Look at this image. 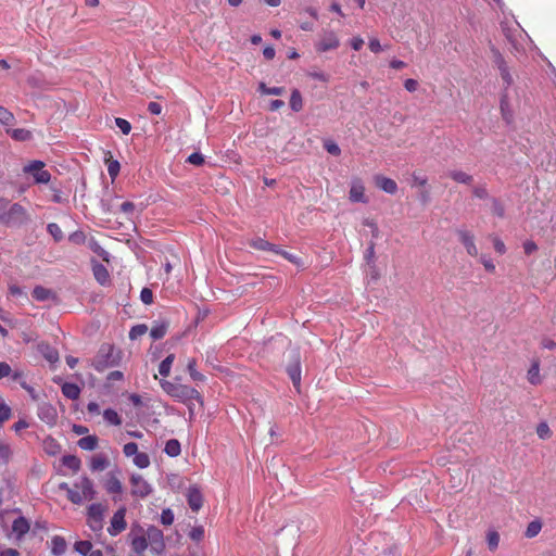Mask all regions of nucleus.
<instances>
[{"instance_id":"32","label":"nucleus","mask_w":556,"mask_h":556,"mask_svg":"<svg viewBox=\"0 0 556 556\" xmlns=\"http://www.w3.org/2000/svg\"><path fill=\"white\" fill-rule=\"evenodd\" d=\"M187 370L193 381H197V382L205 381V376L197 370V362L194 358H191L188 361Z\"/></svg>"},{"instance_id":"21","label":"nucleus","mask_w":556,"mask_h":556,"mask_svg":"<svg viewBox=\"0 0 556 556\" xmlns=\"http://www.w3.org/2000/svg\"><path fill=\"white\" fill-rule=\"evenodd\" d=\"M250 245L256 250H261V251H270V252H274V253H279L280 252V249L278 245L276 244H273L266 240H264L263 238H255L251 241Z\"/></svg>"},{"instance_id":"42","label":"nucleus","mask_w":556,"mask_h":556,"mask_svg":"<svg viewBox=\"0 0 556 556\" xmlns=\"http://www.w3.org/2000/svg\"><path fill=\"white\" fill-rule=\"evenodd\" d=\"M528 380L531 384H538L540 382V367L538 363H533L528 370Z\"/></svg>"},{"instance_id":"14","label":"nucleus","mask_w":556,"mask_h":556,"mask_svg":"<svg viewBox=\"0 0 556 556\" xmlns=\"http://www.w3.org/2000/svg\"><path fill=\"white\" fill-rule=\"evenodd\" d=\"M350 200L355 203H367L365 187L359 179H354L350 189Z\"/></svg>"},{"instance_id":"19","label":"nucleus","mask_w":556,"mask_h":556,"mask_svg":"<svg viewBox=\"0 0 556 556\" xmlns=\"http://www.w3.org/2000/svg\"><path fill=\"white\" fill-rule=\"evenodd\" d=\"M375 182L378 188H380L382 191L389 194H394L397 191V185L396 182L388 177L377 175L375 177Z\"/></svg>"},{"instance_id":"30","label":"nucleus","mask_w":556,"mask_h":556,"mask_svg":"<svg viewBox=\"0 0 556 556\" xmlns=\"http://www.w3.org/2000/svg\"><path fill=\"white\" fill-rule=\"evenodd\" d=\"M448 176L458 184L470 185L473 180L472 176L463 170H451Z\"/></svg>"},{"instance_id":"56","label":"nucleus","mask_w":556,"mask_h":556,"mask_svg":"<svg viewBox=\"0 0 556 556\" xmlns=\"http://www.w3.org/2000/svg\"><path fill=\"white\" fill-rule=\"evenodd\" d=\"M365 260L368 265L374 264V262H375V242L374 241H370L366 249Z\"/></svg>"},{"instance_id":"24","label":"nucleus","mask_w":556,"mask_h":556,"mask_svg":"<svg viewBox=\"0 0 556 556\" xmlns=\"http://www.w3.org/2000/svg\"><path fill=\"white\" fill-rule=\"evenodd\" d=\"M7 134H9L13 140L20 142L29 141L33 138L31 131L25 128H8Z\"/></svg>"},{"instance_id":"12","label":"nucleus","mask_w":556,"mask_h":556,"mask_svg":"<svg viewBox=\"0 0 556 556\" xmlns=\"http://www.w3.org/2000/svg\"><path fill=\"white\" fill-rule=\"evenodd\" d=\"M457 235L459 237L460 242L466 249V252L470 256H477L478 255V249L475 243V237L471 232L465 229L457 230Z\"/></svg>"},{"instance_id":"31","label":"nucleus","mask_w":556,"mask_h":556,"mask_svg":"<svg viewBox=\"0 0 556 556\" xmlns=\"http://www.w3.org/2000/svg\"><path fill=\"white\" fill-rule=\"evenodd\" d=\"M105 507L101 503H93L87 509V518L103 519Z\"/></svg>"},{"instance_id":"52","label":"nucleus","mask_w":556,"mask_h":556,"mask_svg":"<svg viewBox=\"0 0 556 556\" xmlns=\"http://www.w3.org/2000/svg\"><path fill=\"white\" fill-rule=\"evenodd\" d=\"M123 453L126 457H134L138 454V445L135 442L126 443L123 447Z\"/></svg>"},{"instance_id":"41","label":"nucleus","mask_w":556,"mask_h":556,"mask_svg":"<svg viewBox=\"0 0 556 556\" xmlns=\"http://www.w3.org/2000/svg\"><path fill=\"white\" fill-rule=\"evenodd\" d=\"M541 529H542L541 521L540 520H533V521H531L528 525V527L526 529V532H525V535L527 538H529V539H532V538L536 536L540 533Z\"/></svg>"},{"instance_id":"62","label":"nucleus","mask_w":556,"mask_h":556,"mask_svg":"<svg viewBox=\"0 0 556 556\" xmlns=\"http://www.w3.org/2000/svg\"><path fill=\"white\" fill-rule=\"evenodd\" d=\"M278 254H280V255H281V256H283L286 260H288L289 262H291V263H293V264H295V265H298V266H301V265H302V262H301L300 257H298V256H296V255H294V254H291V253H289V252H287V251H282V250H280V252H279Z\"/></svg>"},{"instance_id":"22","label":"nucleus","mask_w":556,"mask_h":556,"mask_svg":"<svg viewBox=\"0 0 556 556\" xmlns=\"http://www.w3.org/2000/svg\"><path fill=\"white\" fill-rule=\"evenodd\" d=\"M168 329V323L161 320V321H154L151 329H150V336L153 340H160L162 339Z\"/></svg>"},{"instance_id":"51","label":"nucleus","mask_w":556,"mask_h":556,"mask_svg":"<svg viewBox=\"0 0 556 556\" xmlns=\"http://www.w3.org/2000/svg\"><path fill=\"white\" fill-rule=\"evenodd\" d=\"M324 148L331 155L338 156L341 153L340 147L334 141L331 140L325 141Z\"/></svg>"},{"instance_id":"35","label":"nucleus","mask_w":556,"mask_h":556,"mask_svg":"<svg viewBox=\"0 0 556 556\" xmlns=\"http://www.w3.org/2000/svg\"><path fill=\"white\" fill-rule=\"evenodd\" d=\"M175 355L169 354L167 355L159 365V374L162 377H167L170 374L172 365L174 363Z\"/></svg>"},{"instance_id":"20","label":"nucleus","mask_w":556,"mask_h":556,"mask_svg":"<svg viewBox=\"0 0 556 556\" xmlns=\"http://www.w3.org/2000/svg\"><path fill=\"white\" fill-rule=\"evenodd\" d=\"M287 372L294 386V388L299 391L301 386V365L298 359L291 365L288 366Z\"/></svg>"},{"instance_id":"48","label":"nucleus","mask_w":556,"mask_h":556,"mask_svg":"<svg viewBox=\"0 0 556 556\" xmlns=\"http://www.w3.org/2000/svg\"><path fill=\"white\" fill-rule=\"evenodd\" d=\"M17 383L21 386L22 389H24L29 394V396L33 400H37L38 394H37L36 390L30 384L27 383V381L25 379V375L22 376V379L18 380Z\"/></svg>"},{"instance_id":"15","label":"nucleus","mask_w":556,"mask_h":556,"mask_svg":"<svg viewBox=\"0 0 556 556\" xmlns=\"http://www.w3.org/2000/svg\"><path fill=\"white\" fill-rule=\"evenodd\" d=\"M38 417L43 422L53 425L56 420V410L51 404L42 403L38 407Z\"/></svg>"},{"instance_id":"46","label":"nucleus","mask_w":556,"mask_h":556,"mask_svg":"<svg viewBox=\"0 0 556 556\" xmlns=\"http://www.w3.org/2000/svg\"><path fill=\"white\" fill-rule=\"evenodd\" d=\"M148 331V327L143 324L134 326L129 331V338L136 340Z\"/></svg>"},{"instance_id":"27","label":"nucleus","mask_w":556,"mask_h":556,"mask_svg":"<svg viewBox=\"0 0 556 556\" xmlns=\"http://www.w3.org/2000/svg\"><path fill=\"white\" fill-rule=\"evenodd\" d=\"M109 466V460L103 454L94 455L90 462V469L92 471H102Z\"/></svg>"},{"instance_id":"37","label":"nucleus","mask_w":556,"mask_h":556,"mask_svg":"<svg viewBox=\"0 0 556 556\" xmlns=\"http://www.w3.org/2000/svg\"><path fill=\"white\" fill-rule=\"evenodd\" d=\"M290 108L293 112H300L303 108V99L298 89L292 90L290 97Z\"/></svg>"},{"instance_id":"2","label":"nucleus","mask_w":556,"mask_h":556,"mask_svg":"<svg viewBox=\"0 0 556 556\" xmlns=\"http://www.w3.org/2000/svg\"><path fill=\"white\" fill-rule=\"evenodd\" d=\"M122 361V352L114 345L104 343L100 346L92 361L93 368L101 372L108 368L118 366Z\"/></svg>"},{"instance_id":"63","label":"nucleus","mask_w":556,"mask_h":556,"mask_svg":"<svg viewBox=\"0 0 556 556\" xmlns=\"http://www.w3.org/2000/svg\"><path fill=\"white\" fill-rule=\"evenodd\" d=\"M480 262L484 266L485 270H488L490 273H493L495 270V265H494L493 261L490 257H488L486 255H481Z\"/></svg>"},{"instance_id":"17","label":"nucleus","mask_w":556,"mask_h":556,"mask_svg":"<svg viewBox=\"0 0 556 556\" xmlns=\"http://www.w3.org/2000/svg\"><path fill=\"white\" fill-rule=\"evenodd\" d=\"M187 501H188L189 507L193 511H198L203 505L202 493L200 492V490L198 488L191 486V488H189L188 493H187Z\"/></svg>"},{"instance_id":"61","label":"nucleus","mask_w":556,"mask_h":556,"mask_svg":"<svg viewBox=\"0 0 556 556\" xmlns=\"http://www.w3.org/2000/svg\"><path fill=\"white\" fill-rule=\"evenodd\" d=\"M140 299L144 304H151L153 302V293L149 288H143L140 292Z\"/></svg>"},{"instance_id":"6","label":"nucleus","mask_w":556,"mask_h":556,"mask_svg":"<svg viewBox=\"0 0 556 556\" xmlns=\"http://www.w3.org/2000/svg\"><path fill=\"white\" fill-rule=\"evenodd\" d=\"M23 173L33 176L35 184H48L51 180V174L45 169V163L35 160L24 165Z\"/></svg>"},{"instance_id":"40","label":"nucleus","mask_w":556,"mask_h":556,"mask_svg":"<svg viewBox=\"0 0 556 556\" xmlns=\"http://www.w3.org/2000/svg\"><path fill=\"white\" fill-rule=\"evenodd\" d=\"M258 91L262 94L281 96L285 92V88H282V87H267L265 83H260L258 84Z\"/></svg>"},{"instance_id":"16","label":"nucleus","mask_w":556,"mask_h":556,"mask_svg":"<svg viewBox=\"0 0 556 556\" xmlns=\"http://www.w3.org/2000/svg\"><path fill=\"white\" fill-rule=\"evenodd\" d=\"M24 375V371L15 368L13 369L11 365L7 362H0V380L4 378H9L12 381L17 382L22 379V376Z\"/></svg>"},{"instance_id":"36","label":"nucleus","mask_w":556,"mask_h":556,"mask_svg":"<svg viewBox=\"0 0 556 556\" xmlns=\"http://www.w3.org/2000/svg\"><path fill=\"white\" fill-rule=\"evenodd\" d=\"M103 419L112 425V426H119L122 424V418L118 415V413L113 408H106L103 412Z\"/></svg>"},{"instance_id":"49","label":"nucleus","mask_w":556,"mask_h":556,"mask_svg":"<svg viewBox=\"0 0 556 556\" xmlns=\"http://www.w3.org/2000/svg\"><path fill=\"white\" fill-rule=\"evenodd\" d=\"M115 125L119 128L123 135H128L131 131V125L125 118L116 117Z\"/></svg>"},{"instance_id":"11","label":"nucleus","mask_w":556,"mask_h":556,"mask_svg":"<svg viewBox=\"0 0 556 556\" xmlns=\"http://www.w3.org/2000/svg\"><path fill=\"white\" fill-rule=\"evenodd\" d=\"M30 530V522L24 516H18L12 522V533L15 540L21 541Z\"/></svg>"},{"instance_id":"23","label":"nucleus","mask_w":556,"mask_h":556,"mask_svg":"<svg viewBox=\"0 0 556 556\" xmlns=\"http://www.w3.org/2000/svg\"><path fill=\"white\" fill-rule=\"evenodd\" d=\"M92 271L96 280L100 285L104 286L109 282L110 275L104 265H102L101 263H96L92 267Z\"/></svg>"},{"instance_id":"64","label":"nucleus","mask_w":556,"mask_h":556,"mask_svg":"<svg viewBox=\"0 0 556 556\" xmlns=\"http://www.w3.org/2000/svg\"><path fill=\"white\" fill-rule=\"evenodd\" d=\"M492 241H493L494 250L497 253L504 254L506 252V247H505L504 242L498 237H493Z\"/></svg>"},{"instance_id":"54","label":"nucleus","mask_w":556,"mask_h":556,"mask_svg":"<svg viewBox=\"0 0 556 556\" xmlns=\"http://www.w3.org/2000/svg\"><path fill=\"white\" fill-rule=\"evenodd\" d=\"M119 168H121V165H119L118 161L114 160L109 163L108 173L112 179H115L117 177V175L119 173Z\"/></svg>"},{"instance_id":"59","label":"nucleus","mask_w":556,"mask_h":556,"mask_svg":"<svg viewBox=\"0 0 556 556\" xmlns=\"http://www.w3.org/2000/svg\"><path fill=\"white\" fill-rule=\"evenodd\" d=\"M363 224H364V226L370 228L371 236H372L374 239H377L379 237V228H378L377 224L372 219L366 218L363 222Z\"/></svg>"},{"instance_id":"13","label":"nucleus","mask_w":556,"mask_h":556,"mask_svg":"<svg viewBox=\"0 0 556 556\" xmlns=\"http://www.w3.org/2000/svg\"><path fill=\"white\" fill-rule=\"evenodd\" d=\"M104 488L108 493L113 495V501L117 502L121 500L123 493V485L119 479L115 475H110L104 483Z\"/></svg>"},{"instance_id":"10","label":"nucleus","mask_w":556,"mask_h":556,"mask_svg":"<svg viewBox=\"0 0 556 556\" xmlns=\"http://www.w3.org/2000/svg\"><path fill=\"white\" fill-rule=\"evenodd\" d=\"M127 509L125 506H121L113 515L110 521V526L108 528V532L111 536H116L121 532H123L126 527L127 522L125 520Z\"/></svg>"},{"instance_id":"38","label":"nucleus","mask_w":556,"mask_h":556,"mask_svg":"<svg viewBox=\"0 0 556 556\" xmlns=\"http://www.w3.org/2000/svg\"><path fill=\"white\" fill-rule=\"evenodd\" d=\"M132 463L138 468L144 469V468H148L150 466V457H149V455L147 453L138 452V454H136L132 457Z\"/></svg>"},{"instance_id":"8","label":"nucleus","mask_w":556,"mask_h":556,"mask_svg":"<svg viewBox=\"0 0 556 556\" xmlns=\"http://www.w3.org/2000/svg\"><path fill=\"white\" fill-rule=\"evenodd\" d=\"M340 46V39L331 29H324L320 39L316 42L315 48L318 52H327L336 50Z\"/></svg>"},{"instance_id":"3","label":"nucleus","mask_w":556,"mask_h":556,"mask_svg":"<svg viewBox=\"0 0 556 556\" xmlns=\"http://www.w3.org/2000/svg\"><path fill=\"white\" fill-rule=\"evenodd\" d=\"M497 65H498V70L501 73V77L506 85L505 90L501 97V113H502L504 121L507 124H510L514 121V111H513V106L509 101L508 87H510L513 85V77L508 71V67H507L505 61L501 56L497 60Z\"/></svg>"},{"instance_id":"28","label":"nucleus","mask_w":556,"mask_h":556,"mask_svg":"<svg viewBox=\"0 0 556 556\" xmlns=\"http://www.w3.org/2000/svg\"><path fill=\"white\" fill-rule=\"evenodd\" d=\"M77 445L84 451H93L98 446V438L96 435L83 437L78 440Z\"/></svg>"},{"instance_id":"29","label":"nucleus","mask_w":556,"mask_h":556,"mask_svg":"<svg viewBox=\"0 0 556 556\" xmlns=\"http://www.w3.org/2000/svg\"><path fill=\"white\" fill-rule=\"evenodd\" d=\"M164 453L169 457H177L181 453L180 443L176 439H170L165 443Z\"/></svg>"},{"instance_id":"4","label":"nucleus","mask_w":556,"mask_h":556,"mask_svg":"<svg viewBox=\"0 0 556 556\" xmlns=\"http://www.w3.org/2000/svg\"><path fill=\"white\" fill-rule=\"evenodd\" d=\"M75 491H70V501L80 505L84 501H91L96 497V490L91 479L86 476L74 482Z\"/></svg>"},{"instance_id":"18","label":"nucleus","mask_w":556,"mask_h":556,"mask_svg":"<svg viewBox=\"0 0 556 556\" xmlns=\"http://www.w3.org/2000/svg\"><path fill=\"white\" fill-rule=\"evenodd\" d=\"M130 545L131 549L135 554H142L149 546L148 540L143 534H134V530H131L130 534Z\"/></svg>"},{"instance_id":"53","label":"nucleus","mask_w":556,"mask_h":556,"mask_svg":"<svg viewBox=\"0 0 556 556\" xmlns=\"http://www.w3.org/2000/svg\"><path fill=\"white\" fill-rule=\"evenodd\" d=\"M161 522L165 526H170L174 522V513L169 508H165L161 514Z\"/></svg>"},{"instance_id":"9","label":"nucleus","mask_w":556,"mask_h":556,"mask_svg":"<svg viewBox=\"0 0 556 556\" xmlns=\"http://www.w3.org/2000/svg\"><path fill=\"white\" fill-rule=\"evenodd\" d=\"M130 484L131 494L136 497L144 498L152 492L151 484L139 473L131 475Z\"/></svg>"},{"instance_id":"39","label":"nucleus","mask_w":556,"mask_h":556,"mask_svg":"<svg viewBox=\"0 0 556 556\" xmlns=\"http://www.w3.org/2000/svg\"><path fill=\"white\" fill-rule=\"evenodd\" d=\"M14 122V114L4 106L0 105V124L3 126H11Z\"/></svg>"},{"instance_id":"26","label":"nucleus","mask_w":556,"mask_h":556,"mask_svg":"<svg viewBox=\"0 0 556 556\" xmlns=\"http://www.w3.org/2000/svg\"><path fill=\"white\" fill-rule=\"evenodd\" d=\"M62 393L70 400H77L80 395V388L76 383L65 382L62 386Z\"/></svg>"},{"instance_id":"57","label":"nucleus","mask_w":556,"mask_h":556,"mask_svg":"<svg viewBox=\"0 0 556 556\" xmlns=\"http://www.w3.org/2000/svg\"><path fill=\"white\" fill-rule=\"evenodd\" d=\"M189 536L193 541H201L204 536V529L203 527H194L190 530Z\"/></svg>"},{"instance_id":"1","label":"nucleus","mask_w":556,"mask_h":556,"mask_svg":"<svg viewBox=\"0 0 556 556\" xmlns=\"http://www.w3.org/2000/svg\"><path fill=\"white\" fill-rule=\"evenodd\" d=\"M29 220L26 208L20 203H11L9 200L0 199V224L5 226H21Z\"/></svg>"},{"instance_id":"44","label":"nucleus","mask_w":556,"mask_h":556,"mask_svg":"<svg viewBox=\"0 0 556 556\" xmlns=\"http://www.w3.org/2000/svg\"><path fill=\"white\" fill-rule=\"evenodd\" d=\"M47 231L50 236L53 237V239L59 242L63 239V231L60 228V226L55 223H50L47 225Z\"/></svg>"},{"instance_id":"34","label":"nucleus","mask_w":556,"mask_h":556,"mask_svg":"<svg viewBox=\"0 0 556 556\" xmlns=\"http://www.w3.org/2000/svg\"><path fill=\"white\" fill-rule=\"evenodd\" d=\"M53 296V293L50 289H47L41 286H37L33 290V298L37 301H48Z\"/></svg>"},{"instance_id":"47","label":"nucleus","mask_w":556,"mask_h":556,"mask_svg":"<svg viewBox=\"0 0 556 556\" xmlns=\"http://www.w3.org/2000/svg\"><path fill=\"white\" fill-rule=\"evenodd\" d=\"M488 546L491 551H494L497 548L500 543V535L496 531H490L486 535Z\"/></svg>"},{"instance_id":"7","label":"nucleus","mask_w":556,"mask_h":556,"mask_svg":"<svg viewBox=\"0 0 556 556\" xmlns=\"http://www.w3.org/2000/svg\"><path fill=\"white\" fill-rule=\"evenodd\" d=\"M150 545V551L155 555H161L165 549L164 534L155 526H150L147 529L146 535Z\"/></svg>"},{"instance_id":"60","label":"nucleus","mask_w":556,"mask_h":556,"mask_svg":"<svg viewBox=\"0 0 556 556\" xmlns=\"http://www.w3.org/2000/svg\"><path fill=\"white\" fill-rule=\"evenodd\" d=\"M492 212H493L494 215H496L498 217H503L504 216V213H505L504 206L496 199L492 200Z\"/></svg>"},{"instance_id":"43","label":"nucleus","mask_w":556,"mask_h":556,"mask_svg":"<svg viewBox=\"0 0 556 556\" xmlns=\"http://www.w3.org/2000/svg\"><path fill=\"white\" fill-rule=\"evenodd\" d=\"M12 416L11 407L5 403V401L0 397V426L9 420Z\"/></svg>"},{"instance_id":"58","label":"nucleus","mask_w":556,"mask_h":556,"mask_svg":"<svg viewBox=\"0 0 556 556\" xmlns=\"http://www.w3.org/2000/svg\"><path fill=\"white\" fill-rule=\"evenodd\" d=\"M187 162L200 166L204 163V156L199 152H193L188 156Z\"/></svg>"},{"instance_id":"50","label":"nucleus","mask_w":556,"mask_h":556,"mask_svg":"<svg viewBox=\"0 0 556 556\" xmlns=\"http://www.w3.org/2000/svg\"><path fill=\"white\" fill-rule=\"evenodd\" d=\"M12 455L11 446L3 441H0V459H2L4 463L9 462L10 457Z\"/></svg>"},{"instance_id":"33","label":"nucleus","mask_w":556,"mask_h":556,"mask_svg":"<svg viewBox=\"0 0 556 556\" xmlns=\"http://www.w3.org/2000/svg\"><path fill=\"white\" fill-rule=\"evenodd\" d=\"M62 464H63V466L73 470L74 472H77L81 466L80 459L75 455H64L62 457Z\"/></svg>"},{"instance_id":"25","label":"nucleus","mask_w":556,"mask_h":556,"mask_svg":"<svg viewBox=\"0 0 556 556\" xmlns=\"http://www.w3.org/2000/svg\"><path fill=\"white\" fill-rule=\"evenodd\" d=\"M66 551V541L64 538L60 536V535H54L52 539H51V553L54 555V556H61L65 553Z\"/></svg>"},{"instance_id":"55","label":"nucleus","mask_w":556,"mask_h":556,"mask_svg":"<svg viewBox=\"0 0 556 556\" xmlns=\"http://www.w3.org/2000/svg\"><path fill=\"white\" fill-rule=\"evenodd\" d=\"M536 433L540 439H547L551 435V430L547 424L541 422L536 428Z\"/></svg>"},{"instance_id":"5","label":"nucleus","mask_w":556,"mask_h":556,"mask_svg":"<svg viewBox=\"0 0 556 556\" xmlns=\"http://www.w3.org/2000/svg\"><path fill=\"white\" fill-rule=\"evenodd\" d=\"M162 389L174 399L186 402L191 400H200V393L191 387L184 384H176L167 380H161Z\"/></svg>"},{"instance_id":"45","label":"nucleus","mask_w":556,"mask_h":556,"mask_svg":"<svg viewBox=\"0 0 556 556\" xmlns=\"http://www.w3.org/2000/svg\"><path fill=\"white\" fill-rule=\"evenodd\" d=\"M74 547L77 553L84 556H87L92 551V544L89 541H78Z\"/></svg>"}]
</instances>
